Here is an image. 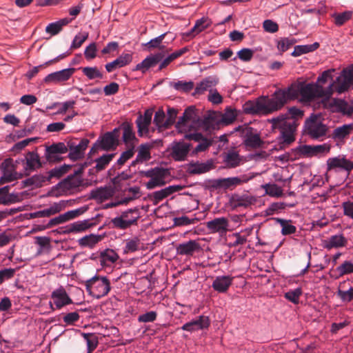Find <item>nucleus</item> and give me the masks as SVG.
Listing matches in <instances>:
<instances>
[{
	"mask_svg": "<svg viewBox=\"0 0 353 353\" xmlns=\"http://www.w3.org/2000/svg\"><path fill=\"white\" fill-rule=\"evenodd\" d=\"M82 72L87 78L90 80H92L94 79H103V74L101 71L98 69L97 66L94 67H84L81 68Z\"/></svg>",
	"mask_w": 353,
	"mask_h": 353,
	"instance_id": "52",
	"label": "nucleus"
},
{
	"mask_svg": "<svg viewBox=\"0 0 353 353\" xmlns=\"http://www.w3.org/2000/svg\"><path fill=\"white\" fill-rule=\"evenodd\" d=\"M293 152L298 155L299 157H313L312 153V145H300L298 147L292 150Z\"/></svg>",
	"mask_w": 353,
	"mask_h": 353,
	"instance_id": "54",
	"label": "nucleus"
},
{
	"mask_svg": "<svg viewBox=\"0 0 353 353\" xmlns=\"http://www.w3.org/2000/svg\"><path fill=\"white\" fill-rule=\"evenodd\" d=\"M272 99L276 101L280 109H281L288 101L283 89L276 90L272 95Z\"/></svg>",
	"mask_w": 353,
	"mask_h": 353,
	"instance_id": "58",
	"label": "nucleus"
},
{
	"mask_svg": "<svg viewBox=\"0 0 353 353\" xmlns=\"http://www.w3.org/2000/svg\"><path fill=\"white\" fill-rule=\"evenodd\" d=\"M47 178L48 175L44 176L43 174H34L21 182L22 188L32 185H34L35 188H41L45 182L50 181Z\"/></svg>",
	"mask_w": 353,
	"mask_h": 353,
	"instance_id": "35",
	"label": "nucleus"
},
{
	"mask_svg": "<svg viewBox=\"0 0 353 353\" xmlns=\"http://www.w3.org/2000/svg\"><path fill=\"white\" fill-rule=\"evenodd\" d=\"M283 90L288 101L296 99L301 95V83H292L287 88Z\"/></svg>",
	"mask_w": 353,
	"mask_h": 353,
	"instance_id": "45",
	"label": "nucleus"
},
{
	"mask_svg": "<svg viewBox=\"0 0 353 353\" xmlns=\"http://www.w3.org/2000/svg\"><path fill=\"white\" fill-rule=\"evenodd\" d=\"M210 324L209 317L207 316H199L198 319L185 323L181 329L188 332H194L199 330L208 328Z\"/></svg>",
	"mask_w": 353,
	"mask_h": 353,
	"instance_id": "20",
	"label": "nucleus"
},
{
	"mask_svg": "<svg viewBox=\"0 0 353 353\" xmlns=\"http://www.w3.org/2000/svg\"><path fill=\"white\" fill-rule=\"evenodd\" d=\"M178 110L174 108H169L167 111L168 117L165 121L164 129L170 128L173 124L175 123L176 118L177 117Z\"/></svg>",
	"mask_w": 353,
	"mask_h": 353,
	"instance_id": "60",
	"label": "nucleus"
},
{
	"mask_svg": "<svg viewBox=\"0 0 353 353\" xmlns=\"http://www.w3.org/2000/svg\"><path fill=\"white\" fill-rule=\"evenodd\" d=\"M89 143L90 141L87 138L81 139L80 142L75 145L73 150L69 152L68 155V158L73 161L84 158L85 151L87 149Z\"/></svg>",
	"mask_w": 353,
	"mask_h": 353,
	"instance_id": "24",
	"label": "nucleus"
},
{
	"mask_svg": "<svg viewBox=\"0 0 353 353\" xmlns=\"http://www.w3.org/2000/svg\"><path fill=\"white\" fill-rule=\"evenodd\" d=\"M114 194V188H112L110 185H105L104 187H99L92 190L90 192L88 199H94L97 201V203H102L112 198Z\"/></svg>",
	"mask_w": 353,
	"mask_h": 353,
	"instance_id": "13",
	"label": "nucleus"
},
{
	"mask_svg": "<svg viewBox=\"0 0 353 353\" xmlns=\"http://www.w3.org/2000/svg\"><path fill=\"white\" fill-rule=\"evenodd\" d=\"M282 227L281 234L284 236L294 234L296 231V226L291 224L292 220L283 219L281 218H273Z\"/></svg>",
	"mask_w": 353,
	"mask_h": 353,
	"instance_id": "40",
	"label": "nucleus"
},
{
	"mask_svg": "<svg viewBox=\"0 0 353 353\" xmlns=\"http://www.w3.org/2000/svg\"><path fill=\"white\" fill-rule=\"evenodd\" d=\"M164 57L163 52H158L154 54H150L144 59L141 63H138L132 71H141L145 74L146 71L150 68L156 66Z\"/></svg>",
	"mask_w": 353,
	"mask_h": 353,
	"instance_id": "12",
	"label": "nucleus"
},
{
	"mask_svg": "<svg viewBox=\"0 0 353 353\" xmlns=\"http://www.w3.org/2000/svg\"><path fill=\"white\" fill-rule=\"evenodd\" d=\"M244 181L237 176L212 179L208 181L209 190H227L241 185Z\"/></svg>",
	"mask_w": 353,
	"mask_h": 353,
	"instance_id": "10",
	"label": "nucleus"
},
{
	"mask_svg": "<svg viewBox=\"0 0 353 353\" xmlns=\"http://www.w3.org/2000/svg\"><path fill=\"white\" fill-rule=\"evenodd\" d=\"M126 192L132 193V197H124L119 201L106 203L104 206V208L108 209L114 208L121 205H127L130 201L137 199L141 196V191L139 186L125 188V189L124 190V193Z\"/></svg>",
	"mask_w": 353,
	"mask_h": 353,
	"instance_id": "17",
	"label": "nucleus"
},
{
	"mask_svg": "<svg viewBox=\"0 0 353 353\" xmlns=\"http://www.w3.org/2000/svg\"><path fill=\"white\" fill-rule=\"evenodd\" d=\"M82 336L86 341L88 346V352L91 353L94 351L99 343L98 336L94 333H83Z\"/></svg>",
	"mask_w": 353,
	"mask_h": 353,
	"instance_id": "49",
	"label": "nucleus"
},
{
	"mask_svg": "<svg viewBox=\"0 0 353 353\" xmlns=\"http://www.w3.org/2000/svg\"><path fill=\"white\" fill-rule=\"evenodd\" d=\"M353 12L350 10L345 11L341 13H334L332 17L334 19V23L337 26L344 25L347 21L352 19Z\"/></svg>",
	"mask_w": 353,
	"mask_h": 353,
	"instance_id": "50",
	"label": "nucleus"
},
{
	"mask_svg": "<svg viewBox=\"0 0 353 353\" xmlns=\"http://www.w3.org/2000/svg\"><path fill=\"white\" fill-rule=\"evenodd\" d=\"M336 71L335 69H328L323 71L321 75H319L317 78L316 82L315 83H318L319 85H321L323 86V84L327 83L328 81H334L332 73Z\"/></svg>",
	"mask_w": 353,
	"mask_h": 353,
	"instance_id": "62",
	"label": "nucleus"
},
{
	"mask_svg": "<svg viewBox=\"0 0 353 353\" xmlns=\"http://www.w3.org/2000/svg\"><path fill=\"white\" fill-rule=\"evenodd\" d=\"M210 23L211 22L208 17H202L196 21L194 27L192 28L191 31L187 34V35L189 36L192 34L193 36H195L208 28L210 26Z\"/></svg>",
	"mask_w": 353,
	"mask_h": 353,
	"instance_id": "43",
	"label": "nucleus"
},
{
	"mask_svg": "<svg viewBox=\"0 0 353 353\" xmlns=\"http://www.w3.org/2000/svg\"><path fill=\"white\" fill-rule=\"evenodd\" d=\"M26 165L25 166V170H35L42 167V163L40 161V157L37 152L34 151L28 152L26 156Z\"/></svg>",
	"mask_w": 353,
	"mask_h": 353,
	"instance_id": "30",
	"label": "nucleus"
},
{
	"mask_svg": "<svg viewBox=\"0 0 353 353\" xmlns=\"http://www.w3.org/2000/svg\"><path fill=\"white\" fill-rule=\"evenodd\" d=\"M223 161L226 163L228 168H236L240 164L241 159L237 152H229Z\"/></svg>",
	"mask_w": 353,
	"mask_h": 353,
	"instance_id": "51",
	"label": "nucleus"
},
{
	"mask_svg": "<svg viewBox=\"0 0 353 353\" xmlns=\"http://www.w3.org/2000/svg\"><path fill=\"white\" fill-rule=\"evenodd\" d=\"M92 219H86L83 221H78L66 225L64 230L60 231L61 234H70L74 232H80L96 225V223L92 222Z\"/></svg>",
	"mask_w": 353,
	"mask_h": 353,
	"instance_id": "19",
	"label": "nucleus"
},
{
	"mask_svg": "<svg viewBox=\"0 0 353 353\" xmlns=\"http://www.w3.org/2000/svg\"><path fill=\"white\" fill-rule=\"evenodd\" d=\"M98 140L100 144V149L104 151L115 150L119 145V139L112 137L111 133L105 132Z\"/></svg>",
	"mask_w": 353,
	"mask_h": 353,
	"instance_id": "28",
	"label": "nucleus"
},
{
	"mask_svg": "<svg viewBox=\"0 0 353 353\" xmlns=\"http://www.w3.org/2000/svg\"><path fill=\"white\" fill-rule=\"evenodd\" d=\"M115 153L103 154L101 157L96 159L94 162L96 163V170L99 171L104 170L106 167L109 165L110 161L115 157Z\"/></svg>",
	"mask_w": 353,
	"mask_h": 353,
	"instance_id": "46",
	"label": "nucleus"
},
{
	"mask_svg": "<svg viewBox=\"0 0 353 353\" xmlns=\"http://www.w3.org/2000/svg\"><path fill=\"white\" fill-rule=\"evenodd\" d=\"M300 83L301 96L303 101H310L315 98H323L322 103L326 107L327 103L334 93V83H330L326 88H323L321 85L315 83Z\"/></svg>",
	"mask_w": 353,
	"mask_h": 353,
	"instance_id": "2",
	"label": "nucleus"
},
{
	"mask_svg": "<svg viewBox=\"0 0 353 353\" xmlns=\"http://www.w3.org/2000/svg\"><path fill=\"white\" fill-rule=\"evenodd\" d=\"M170 85L174 88L176 90L182 91L184 92H189L194 88V82L179 81L177 82H172Z\"/></svg>",
	"mask_w": 353,
	"mask_h": 353,
	"instance_id": "57",
	"label": "nucleus"
},
{
	"mask_svg": "<svg viewBox=\"0 0 353 353\" xmlns=\"http://www.w3.org/2000/svg\"><path fill=\"white\" fill-rule=\"evenodd\" d=\"M119 259L117 253L112 249H106L100 254V265H105L107 262L114 263Z\"/></svg>",
	"mask_w": 353,
	"mask_h": 353,
	"instance_id": "47",
	"label": "nucleus"
},
{
	"mask_svg": "<svg viewBox=\"0 0 353 353\" xmlns=\"http://www.w3.org/2000/svg\"><path fill=\"white\" fill-rule=\"evenodd\" d=\"M140 240L138 237H134L126 241L125 246L123 249V253L128 254L129 252H134L139 249Z\"/></svg>",
	"mask_w": 353,
	"mask_h": 353,
	"instance_id": "61",
	"label": "nucleus"
},
{
	"mask_svg": "<svg viewBox=\"0 0 353 353\" xmlns=\"http://www.w3.org/2000/svg\"><path fill=\"white\" fill-rule=\"evenodd\" d=\"M303 115V110L293 106L288 109L287 113L280 114L279 116L268 120V123L272 124V132H276L278 130L280 132L277 140L281 150L295 141L296 132L299 125L298 120L301 119Z\"/></svg>",
	"mask_w": 353,
	"mask_h": 353,
	"instance_id": "1",
	"label": "nucleus"
},
{
	"mask_svg": "<svg viewBox=\"0 0 353 353\" xmlns=\"http://www.w3.org/2000/svg\"><path fill=\"white\" fill-rule=\"evenodd\" d=\"M103 236L97 234L86 235L79 240V244L82 247L92 248L97 243L101 241Z\"/></svg>",
	"mask_w": 353,
	"mask_h": 353,
	"instance_id": "41",
	"label": "nucleus"
},
{
	"mask_svg": "<svg viewBox=\"0 0 353 353\" xmlns=\"http://www.w3.org/2000/svg\"><path fill=\"white\" fill-rule=\"evenodd\" d=\"M256 199L254 196L248 195L233 194L230 202L232 205L233 208H237L239 207L247 208L255 202Z\"/></svg>",
	"mask_w": 353,
	"mask_h": 353,
	"instance_id": "27",
	"label": "nucleus"
},
{
	"mask_svg": "<svg viewBox=\"0 0 353 353\" xmlns=\"http://www.w3.org/2000/svg\"><path fill=\"white\" fill-rule=\"evenodd\" d=\"M72 168V165L63 164L60 167H56L52 170H50L48 172V178L50 181L51 179L57 178L59 179L65 174H66L71 168Z\"/></svg>",
	"mask_w": 353,
	"mask_h": 353,
	"instance_id": "44",
	"label": "nucleus"
},
{
	"mask_svg": "<svg viewBox=\"0 0 353 353\" xmlns=\"http://www.w3.org/2000/svg\"><path fill=\"white\" fill-rule=\"evenodd\" d=\"M218 82L219 79L215 76L205 77L196 85L193 95L203 94L208 88L215 86Z\"/></svg>",
	"mask_w": 353,
	"mask_h": 353,
	"instance_id": "29",
	"label": "nucleus"
},
{
	"mask_svg": "<svg viewBox=\"0 0 353 353\" xmlns=\"http://www.w3.org/2000/svg\"><path fill=\"white\" fill-rule=\"evenodd\" d=\"M187 172L191 175L201 174L209 172L214 168L212 159L208 160L205 163L199 161H190L188 165Z\"/></svg>",
	"mask_w": 353,
	"mask_h": 353,
	"instance_id": "14",
	"label": "nucleus"
},
{
	"mask_svg": "<svg viewBox=\"0 0 353 353\" xmlns=\"http://www.w3.org/2000/svg\"><path fill=\"white\" fill-rule=\"evenodd\" d=\"M85 286L88 294L97 299L107 295L110 290L108 279L99 276H94L87 280Z\"/></svg>",
	"mask_w": 353,
	"mask_h": 353,
	"instance_id": "6",
	"label": "nucleus"
},
{
	"mask_svg": "<svg viewBox=\"0 0 353 353\" xmlns=\"http://www.w3.org/2000/svg\"><path fill=\"white\" fill-rule=\"evenodd\" d=\"M353 130V123L344 124L336 128L332 134V138L335 141H343Z\"/></svg>",
	"mask_w": 353,
	"mask_h": 353,
	"instance_id": "32",
	"label": "nucleus"
},
{
	"mask_svg": "<svg viewBox=\"0 0 353 353\" xmlns=\"http://www.w3.org/2000/svg\"><path fill=\"white\" fill-rule=\"evenodd\" d=\"M261 188L265 190V194L272 197H281L283 194L282 188L275 183H266Z\"/></svg>",
	"mask_w": 353,
	"mask_h": 353,
	"instance_id": "48",
	"label": "nucleus"
},
{
	"mask_svg": "<svg viewBox=\"0 0 353 353\" xmlns=\"http://www.w3.org/2000/svg\"><path fill=\"white\" fill-rule=\"evenodd\" d=\"M347 244V240L343 234L332 235L323 242L324 248L327 250L345 247Z\"/></svg>",
	"mask_w": 353,
	"mask_h": 353,
	"instance_id": "26",
	"label": "nucleus"
},
{
	"mask_svg": "<svg viewBox=\"0 0 353 353\" xmlns=\"http://www.w3.org/2000/svg\"><path fill=\"white\" fill-rule=\"evenodd\" d=\"M134 154V147L132 145L130 148L121 153L119 159L117 161L118 169H120L129 159Z\"/></svg>",
	"mask_w": 353,
	"mask_h": 353,
	"instance_id": "59",
	"label": "nucleus"
},
{
	"mask_svg": "<svg viewBox=\"0 0 353 353\" xmlns=\"http://www.w3.org/2000/svg\"><path fill=\"white\" fill-rule=\"evenodd\" d=\"M243 111L245 114L252 115H262L259 98L256 101L249 100L243 105Z\"/></svg>",
	"mask_w": 353,
	"mask_h": 353,
	"instance_id": "34",
	"label": "nucleus"
},
{
	"mask_svg": "<svg viewBox=\"0 0 353 353\" xmlns=\"http://www.w3.org/2000/svg\"><path fill=\"white\" fill-rule=\"evenodd\" d=\"M76 69L69 68L60 71L54 72L48 74L43 79L46 83H60L68 81L74 73Z\"/></svg>",
	"mask_w": 353,
	"mask_h": 353,
	"instance_id": "15",
	"label": "nucleus"
},
{
	"mask_svg": "<svg viewBox=\"0 0 353 353\" xmlns=\"http://www.w3.org/2000/svg\"><path fill=\"white\" fill-rule=\"evenodd\" d=\"M51 299L54 301L57 309H61L65 305L72 303V299L63 287L54 290L51 294Z\"/></svg>",
	"mask_w": 353,
	"mask_h": 353,
	"instance_id": "21",
	"label": "nucleus"
},
{
	"mask_svg": "<svg viewBox=\"0 0 353 353\" xmlns=\"http://www.w3.org/2000/svg\"><path fill=\"white\" fill-rule=\"evenodd\" d=\"M191 147V143H185L183 141H174L170 156L175 161H183L186 160Z\"/></svg>",
	"mask_w": 353,
	"mask_h": 353,
	"instance_id": "11",
	"label": "nucleus"
},
{
	"mask_svg": "<svg viewBox=\"0 0 353 353\" xmlns=\"http://www.w3.org/2000/svg\"><path fill=\"white\" fill-rule=\"evenodd\" d=\"M326 165L327 174L329 172H337L339 170L346 172V175L340 179L339 185L343 184L348 179L351 171L353 170V161L346 159L343 155L329 158L327 160Z\"/></svg>",
	"mask_w": 353,
	"mask_h": 353,
	"instance_id": "7",
	"label": "nucleus"
},
{
	"mask_svg": "<svg viewBox=\"0 0 353 353\" xmlns=\"http://www.w3.org/2000/svg\"><path fill=\"white\" fill-rule=\"evenodd\" d=\"M152 145L148 143H143L139 145L137 157L143 162L149 161L151 159L150 149Z\"/></svg>",
	"mask_w": 353,
	"mask_h": 353,
	"instance_id": "56",
	"label": "nucleus"
},
{
	"mask_svg": "<svg viewBox=\"0 0 353 353\" xmlns=\"http://www.w3.org/2000/svg\"><path fill=\"white\" fill-rule=\"evenodd\" d=\"M295 206L294 203H286L284 202H274L272 203L268 208L265 210V215H273L276 212L285 210L287 207L293 208Z\"/></svg>",
	"mask_w": 353,
	"mask_h": 353,
	"instance_id": "42",
	"label": "nucleus"
},
{
	"mask_svg": "<svg viewBox=\"0 0 353 353\" xmlns=\"http://www.w3.org/2000/svg\"><path fill=\"white\" fill-rule=\"evenodd\" d=\"M228 223L227 218L220 217L207 222L206 226L211 232H224L228 230Z\"/></svg>",
	"mask_w": 353,
	"mask_h": 353,
	"instance_id": "25",
	"label": "nucleus"
},
{
	"mask_svg": "<svg viewBox=\"0 0 353 353\" xmlns=\"http://www.w3.org/2000/svg\"><path fill=\"white\" fill-rule=\"evenodd\" d=\"M320 46L319 42H314L312 44L309 45H298L294 48V51L292 52V56L299 57L303 54L314 52L317 50Z\"/></svg>",
	"mask_w": 353,
	"mask_h": 353,
	"instance_id": "37",
	"label": "nucleus"
},
{
	"mask_svg": "<svg viewBox=\"0 0 353 353\" xmlns=\"http://www.w3.org/2000/svg\"><path fill=\"white\" fill-rule=\"evenodd\" d=\"M139 219V215H137V216H136L133 219L130 220H124L119 216L112 219L111 222L113 223L114 228L121 230H125L132 225H137Z\"/></svg>",
	"mask_w": 353,
	"mask_h": 353,
	"instance_id": "38",
	"label": "nucleus"
},
{
	"mask_svg": "<svg viewBox=\"0 0 353 353\" xmlns=\"http://www.w3.org/2000/svg\"><path fill=\"white\" fill-rule=\"evenodd\" d=\"M232 284V278L229 276H217L212 283L214 290L223 293L225 292Z\"/></svg>",
	"mask_w": 353,
	"mask_h": 353,
	"instance_id": "33",
	"label": "nucleus"
},
{
	"mask_svg": "<svg viewBox=\"0 0 353 353\" xmlns=\"http://www.w3.org/2000/svg\"><path fill=\"white\" fill-rule=\"evenodd\" d=\"M136 123L138 128V134L139 137H143V133L148 134L149 132V126L150 123L148 121L141 119V114H140L137 120Z\"/></svg>",
	"mask_w": 353,
	"mask_h": 353,
	"instance_id": "63",
	"label": "nucleus"
},
{
	"mask_svg": "<svg viewBox=\"0 0 353 353\" xmlns=\"http://www.w3.org/2000/svg\"><path fill=\"white\" fill-rule=\"evenodd\" d=\"M191 151L190 156H196L199 152L206 151L212 144L213 141L211 139L205 137Z\"/></svg>",
	"mask_w": 353,
	"mask_h": 353,
	"instance_id": "53",
	"label": "nucleus"
},
{
	"mask_svg": "<svg viewBox=\"0 0 353 353\" xmlns=\"http://www.w3.org/2000/svg\"><path fill=\"white\" fill-rule=\"evenodd\" d=\"M120 128L123 130L122 139L125 143L127 144L130 141L137 140L131 123L124 121L121 124Z\"/></svg>",
	"mask_w": 353,
	"mask_h": 353,
	"instance_id": "36",
	"label": "nucleus"
},
{
	"mask_svg": "<svg viewBox=\"0 0 353 353\" xmlns=\"http://www.w3.org/2000/svg\"><path fill=\"white\" fill-rule=\"evenodd\" d=\"M331 106H335L337 108L338 112L343 114H352L353 112L352 108H348V103L343 99H334L333 103L330 104Z\"/></svg>",
	"mask_w": 353,
	"mask_h": 353,
	"instance_id": "55",
	"label": "nucleus"
},
{
	"mask_svg": "<svg viewBox=\"0 0 353 353\" xmlns=\"http://www.w3.org/2000/svg\"><path fill=\"white\" fill-rule=\"evenodd\" d=\"M184 186L181 185H170L161 190L154 192L152 193L154 205H157L161 201L172 194L173 193L183 190Z\"/></svg>",
	"mask_w": 353,
	"mask_h": 353,
	"instance_id": "22",
	"label": "nucleus"
},
{
	"mask_svg": "<svg viewBox=\"0 0 353 353\" xmlns=\"http://www.w3.org/2000/svg\"><path fill=\"white\" fill-rule=\"evenodd\" d=\"M259 101L261 102L262 115H268L281 110L272 97L269 98L268 96L261 97H259Z\"/></svg>",
	"mask_w": 353,
	"mask_h": 353,
	"instance_id": "31",
	"label": "nucleus"
},
{
	"mask_svg": "<svg viewBox=\"0 0 353 353\" xmlns=\"http://www.w3.org/2000/svg\"><path fill=\"white\" fill-rule=\"evenodd\" d=\"M327 131V125L319 120L316 114L312 113L304 122L303 133L312 140H323Z\"/></svg>",
	"mask_w": 353,
	"mask_h": 353,
	"instance_id": "3",
	"label": "nucleus"
},
{
	"mask_svg": "<svg viewBox=\"0 0 353 353\" xmlns=\"http://www.w3.org/2000/svg\"><path fill=\"white\" fill-rule=\"evenodd\" d=\"M87 185H88V183L87 182L85 183L82 177L69 174L67 177L53 186L47 193V196L58 197L62 195L63 192Z\"/></svg>",
	"mask_w": 353,
	"mask_h": 353,
	"instance_id": "4",
	"label": "nucleus"
},
{
	"mask_svg": "<svg viewBox=\"0 0 353 353\" xmlns=\"http://www.w3.org/2000/svg\"><path fill=\"white\" fill-rule=\"evenodd\" d=\"M238 113L236 109L227 107L225 109L224 113L221 114L220 123L225 125H230L236 119Z\"/></svg>",
	"mask_w": 353,
	"mask_h": 353,
	"instance_id": "39",
	"label": "nucleus"
},
{
	"mask_svg": "<svg viewBox=\"0 0 353 353\" xmlns=\"http://www.w3.org/2000/svg\"><path fill=\"white\" fill-rule=\"evenodd\" d=\"M233 132H240V137L243 139V143L249 148L257 149L262 148L264 141L261 139L257 130L248 125H239Z\"/></svg>",
	"mask_w": 353,
	"mask_h": 353,
	"instance_id": "5",
	"label": "nucleus"
},
{
	"mask_svg": "<svg viewBox=\"0 0 353 353\" xmlns=\"http://www.w3.org/2000/svg\"><path fill=\"white\" fill-rule=\"evenodd\" d=\"M67 152V148L63 142L54 143L46 147L45 157L50 163H59L63 161V157L59 154Z\"/></svg>",
	"mask_w": 353,
	"mask_h": 353,
	"instance_id": "9",
	"label": "nucleus"
},
{
	"mask_svg": "<svg viewBox=\"0 0 353 353\" xmlns=\"http://www.w3.org/2000/svg\"><path fill=\"white\" fill-rule=\"evenodd\" d=\"M331 83H334V92L341 94L347 91L353 84V63L343 68L341 74Z\"/></svg>",
	"mask_w": 353,
	"mask_h": 353,
	"instance_id": "8",
	"label": "nucleus"
},
{
	"mask_svg": "<svg viewBox=\"0 0 353 353\" xmlns=\"http://www.w3.org/2000/svg\"><path fill=\"white\" fill-rule=\"evenodd\" d=\"M88 32H83L77 34L71 44V49H77L81 46V45L88 39Z\"/></svg>",
	"mask_w": 353,
	"mask_h": 353,
	"instance_id": "64",
	"label": "nucleus"
},
{
	"mask_svg": "<svg viewBox=\"0 0 353 353\" xmlns=\"http://www.w3.org/2000/svg\"><path fill=\"white\" fill-rule=\"evenodd\" d=\"M132 61V54H122L113 61L106 63L105 68L107 72H111L117 68H122L130 64Z\"/></svg>",
	"mask_w": 353,
	"mask_h": 353,
	"instance_id": "23",
	"label": "nucleus"
},
{
	"mask_svg": "<svg viewBox=\"0 0 353 353\" xmlns=\"http://www.w3.org/2000/svg\"><path fill=\"white\" fill-rule=\"evenodd\" d=\"M176 249L178 254L185 256H192L194 253H199L202 250L200 243L196 240L179 243Z\"/></svg>",
	"mask_w": 353,
	"mask_h": 353,
	"instance_id": "16",
	"label": "nucleus"
},
{
	"mask_svg": "<svg viewBox=\"0 0 353 353\" xmlns=\"http://www.w3.org/2000/svg\"><path fill=\"white\" fill-rule=\"evenodd\" d=\"M194 116H196V108L191 105L185 109L183 116L179 118L178 121L175 123V128L178 133H184L186 130L183 128L190 121L195 122Z\"/></svg>",
	"mask_w": 353,
	"mask_h": 353,
	"instance_id": "18",
	"label": "nucleus"
}]
</instances>
